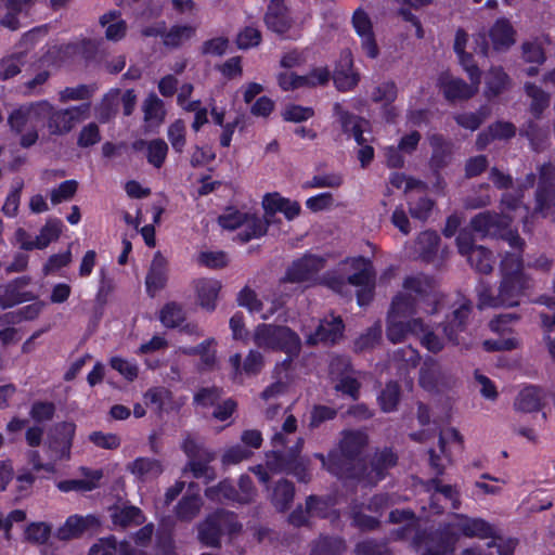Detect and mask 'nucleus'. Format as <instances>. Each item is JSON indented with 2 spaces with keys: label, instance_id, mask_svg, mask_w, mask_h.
<instances>
[{
  "label": "nucleus",
  "instance_id": "obj_1",
  "mask_svg": "<svg viewBox=\"0 0 555 555\" xmlns=\"http://www.w3.org/2000/svg\"><path fill=\"white\" fill-rule=\"evenodd\" d=\"M524 259L520 254L507 253L500 263V282L494 289L480 282L476 288L478 307L515 308L525 297H529L534 288L533 279L524 271Z\"/></svg>",
  "mask_w": 555,
  "mask_h": 555
},
{
  "label": "nucleus",
  "instance_id": "obj_2",
  "mask_svg": "<svg viewBox=\"0 0 555 555\" xmlns=\"http://www.w3.org/2000/svg\"><path fill=\"white\" fill-rule=\"evenodd\" d=\"M473 311V302L468 299H462L451 307V311L446 315L444 321L438 327L442 330L444 338L438 336L429 325L421 332V343L430 352H440L444 347V339L459 345V334L466 330L469 317Z\"/></svg>",
  "mask_w": 555,
  "mask_h": 555
},
{
  "label": "nucleus",
  "instance_id": "obj_3",
  "mask_svg": "<svg viewBox=\"0 0 555 555\" xmlns=\"http://www.w3.org/2000/svg\"><path fill=\"white\" fill-rule=\"evenodd\" d=\"M49 113V102L38 101L21 105L8 117L12 131L22 134L20 144L27 149L38 140V126L43 125Z\"/></svg>",
  "mask_w": 555,
  "mask_h": 555
},
{
  "label": "nucleus",
  "instance_id": "obj_4",
  "mask_svg": "<svg viewBox=\"0 0 555 555\" xmlns=\"http://www.w3.org/2000/svg\"><path fill=\"white\" fill-rule=\"evenodd\" d=\"M254 341L259 348L285 352L289 361L301 349L299 336L289 327L275 324H259L254 332Z\"/></svg>",
  "mask_w": 555,
  "mask_h": 555
},
{
  "label": "nucleus",
  "instance_id": "obj_5",
  "mask_svg": "<svg viewBox=\"0 0 555 555\" xmlns=\"http://www.w3.org/2000/svg\"><path fill=\"white\" fill-rule=\"evenodd\" d=\"M241 528L233 513L220 509L198 525V539L206 546L218 547L222 534L236 533Z\"/></svg>",
  "mask_w": 555,
  "mask_h": 555
},
{
  "label": "nucleus",
  "instance_id": "obj_6",
  "mask_svg": "<svg viewBox=\"0 0 555 555\" xmlns=\"http://www.w3.org/2000/svg\"><path fill=\"white\" fill-rule=\"evenodd\" d=\"M302 444L304 440L299 438L296 443L287 450H273L271 455H268L267 466L272 472L292 473L301 482L310 481V474L307 472L300 459Z\"/></svg>",
  "mask_w": 555,
  "mask_h": 555
},
{
  "label": "nucleus",
  "instance_id": "obj_7",
  "mask_svg": "<svg viewBox=\"0 0 555 555\" xmlns=\"http://www.w3.org/2000/svg\"><path fill=\"white\" fill-rule=\"evenodd\" d=\"M90 104L85 103L68 108L55 109L49 103V113L44 121L51 135H63L73 130V128L88 117Z\"/></svg>",
  "mask_w": 555,
  "mask_h": 555
},
{
  "label": "nucleus",
  "instance_id": "obj_8",
  "mask_svg": "<svg viewBox=\"0 0 555 555\" xmlns=\"http://www.w3.org/2000/svg\"><path fill=\"white\" fill-rule=\"evenodd\" d=\"M325 267V259L321 256L306 254L294 260L286 269L281 283H312L318 284V273Z\"/></svg>",
  "mask_w": 555,
  "mask_h": 555
},
{
  "label": "nucleus",
  "instance_id": "obj_9",
  "mask_svg": "<svg viewBox=\"0 0 555 555\" xmlns=\"http://www.w3.org/2000/svg\"><path fill=\"white\" fill-rule=\"evenodd\" d=\"M327 470L341 479L364 480L366 465L362 457H353L338 451L328 453Z\"/></svg>",
  "mask_w": 555,
  "mask_h": 555
},
{
  "label": "nucleus",
  "instance_id": "obj_10",
  "mask_svg": "<svg viewBox=\"0 0 555 555\" xmlns=\"http://www.w3.org/2000/svg\"><path fill=\"white\" fill-rule=\"evenodd\" d=\"M76 431V425L72 422L56 423L49 433L47 447L52 452L54 460H69L70 449Z\"/></svg>",
  "mask_w": 555,
  "mask_h": 555
},
{
  "label": "nucleus",
  "instance_id": "obj_11",
  "mask_svg": "<svg viewBox=\"0 0 555 555\" xmlns=\"http://www.w3.org/2000/svg\"><path fill=\"white\" fill-rule=\"evenodd\" d=\"M454 376L436 361H427L420 370V385L427 391L441 392L455 385Z\"/></svg>",
  "mask_w": 555,
  "mask_h": 555
},
{
  "label": "nucleus",
  "instance_id": "obj_12",
  "mask_svg": "<svg viewBox=\"0 0 555 555\" xmlns=\"http://www.w3.org/2000/svg\"><path fill=\"white\" fill-rule=\"evenodd\" d=\"M425 330L426 323L421 318L408 320L387 314L386 337L392 344L403 343L410 335L420 336Z\"/></svg>",
  "mask_w": 555,
  "mask_h": 555
},
{
  "label": "nucleus",
  "instance_id": "obj_13",
  "mask_svg": "<svg viewBox=\"0 0 555 555\" xmlns=\"http://www.w3.org/2000/svg\"><path fill=\"white\" fill-rule=\"evenodd\" d=\"M513 218L508 215L486 210L470 219L469 225L481 237L498 236L507 229Z\"/></svg>",
  "mask_w": 555,
  "mask_h": 555
},
{
  "label": "nucleus",
  "instance_id": "obj_14",
  "mask_svg": "<svg viewBox=\"0 0 555 555\" xmlns=\"http://www.w3.org/2000/svg\"><path fill=\"white\" fill-rule=\"evenodd\" d=\"M456 529L466 538L501 540L493 525L482 518H472L464 514H453Z\"/></svg>",
  "mask_w": 555,
  "mask_h": 555
},
{
  "label": "nucleus",
  "instance_id": "obj_15",
  "mask_svg": "<svg viewBox=\"0 0 555 555\" xmlns=\"http://www.w3.org/2000/svg\"><path fill=\"white\" fill-rule=\"evenodd\" d=\"M345 324L340 317L331 315L320 321L314 333L307 337V344L314 346L322 344H335L344 335Z\"/></svg>",
  "mask_w": 555,
  "mask_h": 555
},
{
  "label": "nucleus",
  "instance_id": "obj_16",
  "mask_svg": "<svg viewBox=\"0 0 555 555\" xmlns=\"http://www.w3.org/2000/svg\"><path fill=\"white\" fill-rule=\"evenodd\" d=\"M352 24L357 34L361 37V47L366 55L376 59L379 54L375 36L373 33L372 22L369 15L361 9L354 11Z\"/></svg>",
  "mask_w": 555,
  "mask_h": 555
},
{
  "label": "nucleus",
  "instance_id": "obj_17",
  "mask_svg": "<svg viewBox=\"0 0 555 555\" xmlns=\"http://www.w3.org/2000/svg\"><path fill=\"white\" fill-rule=\"evenodd\" d=\"M398 456L390 450L384 449L374 454L370 467L366 466L364 481L369 485H376L385 478L387 469L397 465Z\"/></svg>",
  "mask_w": 555,
  "mask_h": 555
},
{
  "label": "nucleus",
  "instance_id": "obj_18",
  "mask_svg": "<svg viewBox=\"0 0 555 555\" xmlns=\"http://www.w3.org/2000/svg\"><path fill=\"white\" fill-rule=\"evenodd\" d=\"M168 280V261L160 251L155 253L145 278L146 293L154 297L163 289Z\"/></svg>",
  "mask_w": 555,
  "mask_h": 555
},
{
  "label": "nucleus",
  "instance_id": "obj_19",
  "mask_svg": "<svg viewBox=\"0 0 555 555\" xmlns=\"http://www.w3.org/2000/svg\"><path fill=\"white\" fill-rule=\"evenodd\" d=\"M334 113L338 116L345 133L351 134L359 145L366 144L367 140L363 133L367 129L369 122L365 119L345 111L339 103L334 104Z\"/></svg>",
  "mask_w": 555,
  "mask_h": 555
},
{
  "label": "nucleus",
  "instance_id": "obj_20",
  "mask_svg": "<svg viewBox=\"0 0 555 555\" xmlns=\"http://www.w3.org/2000/svg\"><path fill=\"white\" fill-rule=\"evenodd\" d=\"M262 205L271 220L278 211L283 212L288 220L295 219L300 214V205L297 202L282 197L279 193L266 194Z\"/></svg>",
  "mask_w": 555,
  "mask_h": 555
},
{
  "label": "nucleus",
  "instance_id": "obj_21",
  "mask_svg": "<svg viewBox=\"0 0 555 555\" xmlns=\"http://www.w3.org/2000/svg\"><path fill=\"white\" fill-rule=\"evenodd\" d=\"M109 517L114 527L126 529L132 526H140L145 521L143 512L133 505L118 504L109 507Z\"/></svg>",
  "mask_w": 555,
  "mask_h": 555
},
{
  "label": "nucleus",
  "instance_id": "obj_22",
  "mask_svg": "<svg viewBox=\"0 0 555 555\" xmlns=\"http://www.w3.org/2000/svg\"><path fill=\"white\" fill-rule=\"evenodd\" d=\"M264 22L269 29L276 34H285L292 27V20L283 0H271Z\"/></svg>",
  "mask_w": 555,
  "mask_h": 555
},
{
  "label": "nucleus",
  "instance_id": "obj_23",
  "mask_svg": "<svg viewBox=\"0 0 555 555\" xmlns=\"http://www.w3.org/2000/svg\"><path fill=\"white\" fill-rule=\"evenodd\" d=\"M460 531L456 529L455 521L444 524L434 533L433 542L434 551L438 555H452L455 551L456 543L460 540Z\"/></svg>",
  "mask_w": 555,
  "mask_h": 555
},
{
  "label": "nucleus",
  "instance_id": "obj_24",
  "mask_svg": "<svg viewBox=\"0 0 555 555\" xmlns=\"http://www.w3.org/2000/svg\"><path fill=\"white\" fill-rule=\"evenodd\" d=\"M403 289L408 294H412L416 299L433 298L436 300V282L433 278L418 273L415 275L406 276L402 284Z\"/></svg>",
  "mask_w": 555,
  "mask_h": 555
},
{
  "label": "nucleus",
  "instance_id": "obj_25",
  "mask_svg": "<svg viewBox=\"0 0 555 555\" xmlns=\"http://www.w3.org/2000/svg\"><path fill=\"white\" fill-rule=\"evenodd\" d=\"M519 134L526 137L531 149L537 152H543L550 144V129L547 126H541L533 120H528L519 129Z\"/></svg>",
  "mask_w": 555,
  "mask_h": 555
},
{
  "label": "nucleus",
  "instance_id": "obj_26",
  "mask_svg": "<svg viewBox=\"0 0 555 555\" xmlns=\"http://www.w3.org/2000/svg\"><path fill=\"white\" fill-rule=\"evenodd\" d=\"M352 268L356 272L347 278V284L364 287L375 284L376 273L369 259L359 257L352 260Z\"/></svg>",
  "mask_w": 555,
  "mask_h": 555
},
{
  "label": "nucleus",
  "instance_id": "obj_27",
  "mask_svg": "<svg viewBox=\"0 0 555 555\" xmlns=\"http://www.w3.org/2000/svg\"><path fill=\"white\" fill-rule=\"evenodd\" d=\"M514 28L506 18L498 20L489 29V38L496 51L506 50L514 44Z\"/></svg>",
  "mask_w": 555,
  "mask_h": 555
},
{
  "label": "nucleus",
  "instance_id": "obj_28",
  "mask_svg": "<svg viewBox=\"0 0 555 555\" xmlns=\"http://www.w3.org/2000/svg\"><path fill=\"white\" fill-rule=\"evenodd\" d=\"M544 392L538 386L525 387L516 397L514 408L525 413L540 411L542 408V400Z\"/></svg>",
  "mask_w": 555,
  "mask_h": 555
},
{
  "label": "nucleus",
  "instance_id": "obj_29",
  "mask_svg": "<svg viewBox=\"0 0 555 555\" xmlns=\"http://www.w3.org/2000/svg\"><path fill=\"white\" fill-rule=\"evenodd\" d=\"M440 237L436 231L426 230L418 234L415 241V253L418 258L425 262L434 261L438 248Z\"/></svg>",
  "mask_w": 555,
  "mask_h": 555
},
{
  "label": "nucleus",
  "instance_id": "obj_30",
  "mask_svg": "<svg viewBox=\"0 0 555 555\" xmlns=\"http://www.w3.org/2000/svg\"><path fill=\"white\" fill-rule=\"evenodd\" d=\"M119 104L120 89H111L95 106V117L101 124L111 121L117 116Z\"/></svg>",
  "mask_w": 555,
  "mask_h": 555
},
{
  "label": "nucleus",
  "instance_id": "obj_31",
  "mask_svg": "<svg viewBox=\"0 0 555 555\" xmlns=\"http://www.w3.org/2000/svg\"><path fill=\"white\" fill-rule=\"evenodd\" d=\"M197 299L202 308L214 311L221 289V283L212 279H201L196 282Z\"/></svg>",
  "mask_w": 555,
  "mask_h": 555
},
{
  "label": "nucleus",
  "instance_id": "obj_32",
  "mask_svg": "<svg viewBox=\"0 0 555 555\" xmlns=\"http://www.w3.org/2000/svg\"><path fill=\"white\" fill-rule=\"evenodd\" d=\"M352 60L349 54L340 60L339 66L334 70L333 80L339 91H348L357 86L359 75L351 70Z\"/></svg>",
  "mask_w": 555,
  "mask_h": 555
},
{
  "label": "nucleus",
  "instance_id": "obj_33",
  "mask_svg": "<svg viewBox=\"0 0 555 555\" xmlns=\"http://www.w3.org/2000/svg\"><path fill=\"white\" fill-rule=\"evenodd\" d=\"M127 469L140 480L153 479L163 473L162 463L151 457H138L127 465Z\"/></svg>",
  "mask_w": 555,
  "mask_h": 555
},
{
  "label": "nucleus",
  "instance_id": "obj_34",
  "mask_svg": "<svg viewBox=\"0 0 555 555\" xmlns=\"http://www.w3.org/2000/svg\"><path fill=\"white\" fill-rule=\"evenodd\" d=\"M479 85H467L460 78H448L443 81V94L450 101L467 100L475 95L478 91Z\"/></svg>",
  "mask_w": 555,
  "mask_h": 555
},
{
  "label": "nucleus",
  "instance_id": "obj_35",
  "mask_svg": "<svg viewBox=\"0 0 555 555\" xmlns=\"http://www.w3.org/2000/svg\"><path fill=\"white\" fill-rule=\"evenodd\" d=\"M202 506L203 500L199 494H185L175 506V515L178 520L190 522L198 516Z\"/></svg>",
  "mask_w": 555,
  "mask_h": 555
},
{
  "label": "nucleus",
  "instance_id": "obj_36",
  "mask_svg": "<svg viewBox=\"0 0 555 555\" xmlns=\"http://www.w3.org/2000/svg\"><path fill=\"white\" fill-rule=\"evenodd\" d=\"M100 24L105 27V38L111 41H119L126 36L127 24L120 18L119 11H109L100 17Z\"/></svg>",
  "mask_w": 555,
  "mask_h": 555
},
{
  "label": "nucleus",
  "instance_id": "obj_37",
  "mask_svg": "<svg viewBox=\"0 0 555 555\" xmlns=\"http://www.w3.org/2000/svg\"><path fill=\"white\" fill-rule=\"evenodd\" d=\"M272 222L271 218L264 214V219L257 216L247 215L246 220L241 230L237 233V237L241 242L246 243L253 238L260 237L267 233L268 225Z\"/></svg>",
  "mask_w": 555,
  "mask_h": 555
},
{
  "label": "nucleus",
  "instance_id": "obj_38",
  "mask_svg": "<svg viewBox=\"0 0 555 555\" xmlns=\"http://www.w3.org/2000/svg\"><path fill=\"white\" fill-rule=\"evenodd\" d=\"M181 449L189 460L214 461L215 454L211 453L204 444V441L196 435L186 431L181 444Z\"/></svg>",
  "mask_w": 555,
  "mask_h": 555
},
{
  "label": "nucleus",
  "instance_id": "obj_39",
  "mask_svg": "<svg viewBox=\"0 0 555 555\" xmlns=\"http://www.w3.org/2000/svg\"><path fill=\"white\" fill-rule=\"evenodd\" d=\"M416 298L412 294L399 293L391 301L388 315L412 319L416 314Z\"/></svg>",
  "mask_w": 555,
  "mask_h": 555
},
{
  "label": "nucleus",
  "instance_id": "obj_40",
  "mask_svg": "<svg viewBox=\"0 0 555 555\" xmlns=\"http://www.w3.org/2000/svg\"><path fill=\"white\" fill-rule=\"evenodd\" d=\"M534 214L552 217L555 220V186L538 185L535 191Z\"/></svg>",
  "mask_w": 555,
  "mask_h": 555
},
{
  "label": "nucleus",
  "instance_id": "obj_41",
  "mask_svg": "<svg viewBox=\"0 0 555 555\" xmlns=\"http://www.w3.org/2000/svg\"><path fill=\"white\" fill-rule=\"evenodd\" d=\"M426 490L439 493L441 500L448 507V503L452 509H459L461 506L460 493L455 487L451 485H442L441 480L437 477L429 479L426 482Z\"/></svg>",
  "mask_w": 555,
  "mask_h": 555
},
{
  "label": "nucleus",
  "instance_id": "obj_42",
  "mask_svg": "<svg viewBox=\"0 0 555 555\" xmlns=\"http://www.w3.org/2000/svg\"><path fill=\"white\" fill-rule=\"evenodd\" d=\"M294 495L295 487L293 482L286 479H281L273 487L271 502L278 511L284 512L292 504Z\"/></svg>",
  "mask_w": 555,
  "mask_h": 555
},
{
  "label": "nucleus",
  "instance_id": "obj_43",
  "mask_svg": "<svg viewBox=\"0 0 555 555\" xmlns=\"http://www.w3.org/2000/svg\"><path fill=\"white\" fill-rule=\"evenodd\" d=\"M465 258L470 267L478 273L489 274L493 270V255L488 248L481 245L470 250Z\"/></svg>",
  "mask_w": 555,
  "mask_h": 555
},
{
  "label": "nucleus",
  "instance_id": "obj_44",
  "mask_svg": "<svg viewBox=\"0 0 555 555\" xmlns=\"http://www.w3.org/2000/svg\"><path fill=\"white\" fill-rule=\"evenodd\" d=\"M2 288L3 292L0 294V307L3 310L37 298L34 293L23 292L11 282L7 283Z\"/></svg>",
  "mask_w": 555,
  "mask_h": 555
},
{
  "label": "nucleus",
  "instance_id": "obj_45",
  "mask_svg": "<svg viewBox=\"0 0 555 555\" xmlns=\"http://www.w3.org/2000/svg\"><path fill=\"white\" fill-rule=\"evenodd\" d=\"M92 517H80V516H70L67 518L64 526L59 528L56 532V537L60 540H70L79 537L85 530L89 528L92 524Z\"/></svg>",
  "mask_w": 555,
  "mask_h": 555
},
{
  "label": "nucleus",
  "instance_id": "obj_46",
  "mask_svg": "<svg viewBox=\"0 0 555 555\" xmlns=\"http://www.w3.org/2000/svg\"><path fill=\"white\" fill-rule=\"evenodd\" d=\"M486 95L496 96L507 89L509 78L501 67H491L486 75Z\"/></svg>",
  "mask_w": 555,
  "mask_h": 555
},
{
  "label": "nucleus",
  "instance_id": "obj_47",
  "mask_svg": "<svg viewBox=\"0 0 555 555\" xmlns=\"http://www.w3.org/2000/svg\"><path fill=\"white\" fill-rule=\"evenodd\" d=\"M365 435L359 431H347L335 451L343 452L353 457H361L363 447L365 444Z\"/></svg>",
  "mask_w": 555,
  "mask_h": 555
},
{
  "label": "nucleus",
  "instance_id": "obj_48",
  "mask_svg": "<svg viewBox=\"0 0 555 555\" xmlns=\"http://www.w3.org/2000/svg\"><path fill=\"white\" fill-rule=\"evenodd\" d=\"M196 33V27L191 25H175L165 31L163 42L169 48H179L190 40Z\"/></svg>",
  "mask_w": 555,
  "mask_h": 555
},
{
  "label": "nucleus",
  "instance_id": "obj_49",
  "mask_svg": "<svg viewBox=\"0 0 555 555\" xmlns=\"http://www.w3.org/2000/svg\"><path fill=\"white\" fill-rule=\"evenodd\" d=\"M526 93L531 98L530 112L535 118H540L543 111L550 105V95L534 83L525 85Z\"/></svg>",
  "mask_w": 555,
  "mask_h": 555
},
{
  "label": "nucleus",
  "instance_id": "obj_50",
  "mask_svg": "<svg viewBox=\"0 0 555 555\" xmlns=\"http://www.w3.org/2000/svg\"><path fill=\"white\" fill-rule=\"evenodd\" d=\"M346 550L343 539L322 537L314 542L310 555H340Z\"/></svg>",
  "mask_w": 555,
  "mask_h": 555
},
{
  "label": "nucleus",
  "instance_id": "obj_51",
  "mask_svg": "<svg viewBox=\"0 0 555 555\" xmlns=\"http://www.w3.org/2000/svg\"><path fill=\"white\" fill-rule=\"evenodd\" d=\"M144 120L151 125L158 126L165 118V108L163 101L155 94L146 98L143 104Z\"/></svg>",
  "mask_w": 555,
  "mask_h": 555
},
{
  "label": "nucleus",
  "instance_id": "obj_52",
  "mask_svg": "<svg viewBox=\"0 0 555 555\" xmlns=\"http://www.w3.org/2000/svg\"><path fill=\"white\" fill-rule=\"evenodd\" d=\"M114 288H115V285H114L113 280L109 279L106 275L105 270L102 269L100 286H99V291H98V294L95 297V308H94V315H93V318L96 322L102 318L104 306L106 305L108 296L114 291Z\"/></svg>",
  "mask_w": 555,
  "mask_h": 555
},
{
  "label": "nucleus",
  "instance_id": "obj_53",
  "mask_svg": "<svg viewBox=\"0 0 555 555\" xmlns=\"http://www.w3.org/2000/svg\"><path fill=\"white\" fill-rule=\"evenodd\" d=\"M205 495L211 501H229L237 503V489L229 481L223 480L216 487H209L205 490Z\"/></svg>",
  "mask_w": 555,
  "mask_h": 555
},
{
  "label": "nucleus",
  "instance_id": "obj_54",
  "mask_svg": "<svg viewBox=\"0 0 555 555\" xmlns=\"http://www.w3.org/2000/svg\"><path fill=\"white\" fill-rule=\"evenodd\" d=\"M62 232V221L55 218L49 219L37 235V248L43 249L51 242L56 241Z\"/></svg>",
  "mask_w": 555,
  "mask_h": 555
},
{
  "label": "nucleus",
  "instance_id": "obj_55",
  "mask_svg": "<svg viewBox=\"0 0 555 555\" xmlns=\"http://www.w3.org/2000/svg\"><path fill=\"white\" fill-rule=\"evenodd\" d=\"M400 386L397 382H389L382 390L378 401L384 412H392L397 409L400 400Z\"/></svg>",
  "mask_w": 555,
  "mask_h": 555
},
{
  "label": "nucleus",
  "instance_id": "obj_56",
  "mask_svg": "<svg viewBox=\"0 0 555 555\" xmlns=\"http://www.w3.org/2000/svg\"><path fill=\"white\" fill-rule=\"evenodd\" d=\"M185 314L183 308L178 302L166 304L160 310V322L166 327H177L184 321Z\"/></svg>",
  "mask_w": 555,
  "mask_h": 555
},
{
  "label": "nucleus",
  "instance_id": "obj_57",
  "mask_svg": "<svg viewBox=\"0 0 555 555\" xmlns=\"http://www.w3.org/2000/svg\"><path fill=\"white\" fill-rule=\"evenodd\" d=\"M168 145L163 139H154L147 144V162L155 168H160L167 157Z\"/></svg>",
  "mask_w": 555,
  "mask_h": 555
},
{
  "label": "nucleus",
  "instance_id": "obj_58",
  "mask_svg": "<svg viewBox=\"0 0 555 555\" xmlns=\"http://www.w3.org/2000/svg\"><path fill=\"white\" fill-rule=\"evenodd\" d=\"M489 109L481 107L475 113H463L454 116L456 124L472 131L478 129L480 125L488 118Z\"/></svg>",
  "mask_w": 555,
  "mask_h": 555
},
{
  "label": "nucleus",
  "instance_id": "obj_59",
  "mask_svg": "<svg viewBox=\"0 0 555 555\" xmlns=\"http://www.w3.org/2000/svg\"><path fill=\"white\" fill-rule=\"evenodd\" d=\"M428 140L434 150L433 160L438 165L444 164L451 154V143L438 133L431 134Z\"/></svg>",
  "mask_w": 555,
  "mask_h": 555
},
{
  "label": "nucleus",
  "instance_id": "obj_60",
  "mask_svg": "<svg viewBox=\"0 0 555 555\" xmlns=\"http://www.w3.org/2000/svg\"><path fill=\"white\" fill-rule=\"evenodd\" d=\"M185 133H186L185 124L181 119H177L175 122H172L168 127L167 137H168V140H169L172 149L177 153L183 152V149L186 143Z\"/></svg>",
  "mask_w": 555,
  "mask_h": 555
},
{
  "label": "nucleus",
  "instance_id": "obj_61",
  "mask_svg": "<svg viewBox=\"0 0 555 555\" xmlns=\"http://www.w3.org/2000/svg\"><path fill=\"white\" fill-rule=\"evenodd\" d=\"M398 95V88L395 81H385L374 88L372 100L375 103L391 104Z\"/></svg>",
  "mask_w": 555,
  "mask_h": 555
},
{
  "label": "nucleus",
  "instance_id": "obj_62",
  "mask_svg": "<svg viewBox=\"0 0 555 555\" xmlns=\"http://www.w3.org/2000/svg\"><path fill=\"white\" fill-rule=\"evenodd\" d=\"M51 534V527L42 521L31 522L25 530V538L27 541L35 544H43L48 541Z\"/></svg>",
  "mask_w": 555,
  "mask_h": 555
},
{
  "label": "nucleus",
  "instance_id": "obj_63",
  "mask_svg": "<svg viewBox=\"0 0 555 555\" xmlns=\"http://www.w3.org/2000/svg\"><path fill=\"white\" fill-rule=\"evenodd\" d=\"M434 208V201L427 196H420L417 199L410 202L409 212L412 218L426 221Z\"/></svg>",
  "mask_w": 555,
  "mask_h": 555
},
{
  "label": "nucleus",
  "instance_id": "obj_64",
  "mask_svg": "<svg viewBox=\"0 0 555 555\" xmlns=\"http://www.w3.org/2000/svg\"><path fill=\"white\" fill-rule=\"evenodd\" d=\"M121 550V542L118 543L116 538L109 535L100 539L89 551V555H118Z\"/></svg>",
  "mask_w": 555,
  "mask_h": 555
}]
</instances>
